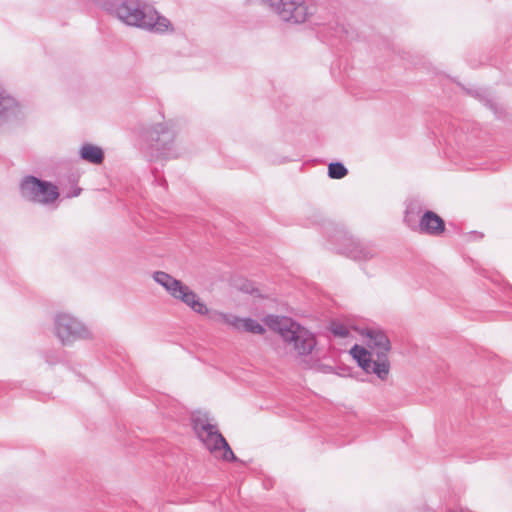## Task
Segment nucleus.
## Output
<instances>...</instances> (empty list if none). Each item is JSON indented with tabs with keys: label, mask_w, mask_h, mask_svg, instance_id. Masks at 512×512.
Wrapping results in <instances>:
<instances>
[{
	"label": "nucleus",
	"mask_w": 512,
	"mask_h": 512,
	"mask_svg": "<svg viewBox=\"0 0 512 512\" xmlns=\"http://www.w3.org/2000/svg\"><path fill=\"white\" fill-rule=\"evenodd\" d=\"M417 228L422 234L439 236L445 231V221L436 212L425 210L420 216Z\"/></svg>",
	"instance_id": "obj_10"
},
{
	"label": "nucleus",
	"mask_w": 512,
	"mask_h": 512,
	"mask_svg": "<svg viewBox=\"0 0 512 512\" xmlns=\"http://www.w3.org/2000/svg\"><path fill=\"white\" fill-rule=\"evenodd\" d=\"M330 332L338 338H346L349 336L350 332L348 327L342 322L332 320L329 324Z\"/></svg>",
	"instance_id": "obj_19"
},
{
	"label": "nucleus",
	"mask_w": 512,
	"mask_h": 512,
	"mask_svg": "<svg viewBox=\"0 0 512 512\" xmlns=\"http://www.w3.org/2000/svg\"><path fill=\"white\" fill-rule=\"evenodd\" d=\"M264 485H265V488H268V486H270V483H267V485H266V483H264Z\"/></svg>",
	"instance_id": "obj_26"
},
{
	"label": "nucleus",
	"mask_w": 512,
	"mask_h": 512,
	"mask_svg": "<svg viewBox=\"0 0 512 512\" xmlns=\"http://www.w3.org/2000/svg\"><path fill=\"white\" fill-rule=\"evenodd\" d=\"M154 281L161 285L173 298L180 300L194 312L204 315L208 313L206 304L201 301L199 296L184 284L181 280L174 278L164 271H155L153 273Z\"/></svg>",
	"instance_id": "obj_4"
},
{
	"label": "nucleus",
	"mask_w": 512,
	"mask_h": 512,
	"mask_svg": "<svg viewBox=\"0 0 512 512\" xmlns=\"http://www.w3.org/2000/svg\"><path fill=\"white\" fill-rule=\"evenodd\" d=\"M267 5L281 20L293 24L304 23L310 15H313L314 8L309 5L308 0H260Z\"/></svg>",
	"instance_id": "obj_7"
},
{
	"label": "nucleus",
	"mask_w": 512,
	"mask_h": 512,
	"mask_svg": "<svg viewBox=\"0 0 512 512\" xmlns=\"http://www.w3.org/2000/svg\"><path fill=\"white\" fill-rule=\"evenodd\" d=\"M24 119L20 102L0 85V132Z\"/></svg>",
	"instance_id": "obj_9"
},
{
	"label": "nucleus",
	"mask_w": 512,
	"mask_h": 512,
	"mask_svg": "<svg viewBox=\"0 0 512 512\" xmlns=\"http://www.w3.org/2000/svg\"><path fill=\"white\" fill-rule=\"evenodd\" d=\"M328 241L334 246L338 254L345 255L355 261H366L377 255L374 246L354 239L343 229L334 227L328 236Z\"/></svg>",
	"instance_id": "obj_5"
},
{
	"label": "nucleus",
	"mask_w": 512,
	"mask_h": 512,
	"mask_svg": "<svg viewBox=\"0 0 512 512\" xmlns=\"http://www.w3.org/2000/svg\"><path fill=\"white\" fill-rule=\"evenodd\" d=\"M79 158L85 162L100 165L105 159V153L100 146L86 142L79 148Z\"/></svg>",
	"instance_id": "obj_13"
},
{
	"label": "nucleus",
	"mask_w": 512,
	"mask_h": 512,
	"mask_svg": "<svg viewBox=\"0 0 512 512\" xmlns=\"http://www.w3.org/2000/svg\"><path fill=\"white\" fill-rule=\"evenodd\" d=\"M404 221L405 223L412 229H415L417 228V221L415 219V214L414 212L411 210L410 207H407V210H406V214H405V217H404Z\"/></svg>",
	"instance_id": "obj_20"
},
{
	"label": "nucleus",
	"mask_w": 512,
	"mask_h": 512,
	"mask_svg": "<svg viewBox=\"0 0 512 512\" xmlns=\"http://www.w3.org/2000/svg\"><path fill=\"white\" fill-rule=\"evenodd\" d=\"M54 334L64 346L91 337L89 329L80 320L67 313L55 315Z\"/></svg>",
	"instance_id": "obj_8"
},
{
	"label": "nucleus",
	"mask_w": 512,
	"mask_h": 512,
	"mask_svg": "<svg viewBox=\"0 0 512 512\" xmlns=\"http://www.w3.org/2000/svg\"><path fill=\"white\" fill-rule=\"evenodd\" d=\"M141 137L145 141L147 151L152 159H167L173 156L175 131L168 123H157L144 128Z\"/></svg>",
	"instance_id": "obj_3"
},
{
	"label": "nucleus",
	"mask_w": 512,
	"mask_h": 512,
	"mask_svg": "<svg viewBox=\"0 0 512 512\" xmlns=\"http://www.w3.org/2000/svg\"><path fill=\"white\" fill-rule=\"evenodd\" d=\"M422 512H434V510L429 507H425Z\"/></svg>",
	"instance_id": "obj_25"
},
{
	"label": "nucleus",
	"mask_w": 512,
	"mask_h": 512,
	"mask_svg": "<svg viewBox=\"0 0 512 512\" xmlns=\"http://www.w3.org/2000/svg\"><path fill=\"white\" fill-rule=\"evenodd\" d=\"M467 93L473 96L475 99L479 100L485 107L490 109L496 118H501L502 109L498 107V104L486 89L471 88L467 89Z\"/></svg>",
	"instance_id": "obj_14"
},
{
	"label": "nucleus",
	"mask_w": 512,
	"mask_h": 512,
	"mask_svg": "<svg viewBox=\"0 0 512 512\" xmlns=\"http://www.w3.org/2000/svg\"><path fill=\"white\" fill-rule=\"evenodd\" d=\"M363 334L368 338L370 342L369 346L377 349V358L388 355V352L391 350V342L383 331L368 328L363 332Z\"/></svg>",
	"instance_id": "obj_11"
},
{
	"label": "nucleus",
	"mask_w": 512,
	"mask_h": 512,
	"mask_svg": "<svg viewBox=\"0 0 512 512\" xmlns=\"http://www.w3.org/2000/svg\"><path fill=\"white\" fill-rule=\"evenodd\" d=\"M389 370L390 362L388 360V355L377 358L375 361L372 360L370 373L375 374L379 379L385 380L389 374Z\"/></svg>",
	"instance_id": "obj_17"
},
{
	"label": "nucleus",
	"mask_w": 512,
	"mask_h": 512,
	"mask_svg": "<svg viewBox=\"0 0 512 512\" xmlns=\"http://www.w3.org/2000/svg\"><path fill=\"white\" fill-rule=\"evenodd\" d=\"M226 323L232 325L237 330H243L252 334L263 335L266 332L264 325L253 318H238L236 316L222 314Z\"/></svg>",
	"instance_id": "obj_12"
},
{
	"label": "nucleus",
	"mask_w": 512,
	"mask_h": 512,
	"mask_svg": "<svg viewBox=\"0 0 512 512\" xmlns=\"http://www.w3.org/2000/svg\"><path fill=\"white\" fill-rule=\"evenodd\" d=\"M81 191L82 189L80 187L74 186L72 187L71 191L67 193L66 197H77L78 195H80Z\"/></svg>",
	"instance_id": "obj_22"
},
{
	"label": "nucleus",
	"mask_w": 512,
	"mask_h": 512,
	"mask_svg": "<svg viewBox=\"0 0 512 512\" xmlns=\"http://www.w3.org/2000/svg\"><path fill=\"white\" fill-rule=\"evenodd\" d=\"M159 185L163 186V187H167V181L165 178H161L159 179Z\"/></svg>",
	"instance_id": "obj_24"
},
{
	"label": "nucleus",
	"mask_w": 512,
	"mask_h": 512,
	"mask_svg": "<svg viewBox=\"0 0 512 512\" xmlns=\"http://www.w3.org/2000/svg\"><path fill=\"white\" fill-rule=\"evenodd\" d=\"M470 237L473 238V239H480L483 237V234L482 233H479L477 231H471L469 233Z\"/></svg>",
	"instance_id": "obj_23"
},
{
	"label": "nucleus",
	"mask_w": 512,
	"mask_h": 512,
	"mask_svg": "<svg viewBox=\"0 0 512 512\" xmlns=\"http://www.w3.org/2000/svg\"><path fill=\"white\" fill-rule=\"evenodd\" d=\"M264 485H265V488H268V486H270V483H267V485H266V483H264Z\"/></svg>",
	"instance_id": "obj_27"
},
{
	"label": "nucleus",
	"mask_w": 512,
	"mask_h": 512,
	"mask_svg": "<svg viewBox=\"0 0 512 512\" xmlns=\"http://www.w3.org/2000/svg\"><path fill=\"white\" fill-rule=\"evenodd\" d=\"M264 319L267 326L276 331L283 341L293 345L298 355L307 356L316 347L315 334L292 318L269 314Z\"/></svg>",
	"instance_id": "obj_1"
},
{
	"label": "nucleus",
	"mask_w": 512,
	"mask_h": 512,
	"mask_svg": "<svg viewBox=\"0 0 512 512\" xmlns=\"http://www.w3.org/2000/svg\"><path fill=\"white\" fill-rule=\"evenodd\" d=\"M352 358L356 361L357 365L366 373H370L372 364L371 352L365 347L354 344L350 349Z\"/></svg>",
	"instance_id": "obj_15"
},
{
	"label": "nucleus",
	"mask_w": 512,
	"mask_h": 512,
	"mask_svg": "<svg viewBox=\"0 0 512 512\" xmlns=\"http://www.w3.org/2000/svg\"><path fill=\"white\" fill-rule=\"evenodd\" d=\"M239 289L245 293L253 295L258 290L253 287V283L245 280L243 284L239 287Z\"/></svg>",
	"instance_id": "obj_21"
},
{
	"label": "nucleus",
	"mask_w": 512,
	"mask_h": 512,
	"mask_svg": "<svg viewBox=\"0 0 512 512\" xmlns=\"http://www.w3.org/2000/svg\"><path fill=\"white\" fill-rule=\"evenodd\" d=\"M42 359L50 366L65 364L67 352L62 349H45L40 352Z\"/></svg>",
	"instance_id": "obj_16"
},
{
	"label": "nucleus",
	"mask_w": 512,
	"mask_h": 512,
	"mask_svg": "<svg viewBox=\"0 0 512 512\" xmlns=\"http://www.w3.org/2000/svg\"><path fill=\"white\" fill-rule=\"evenodd\" d=\"M191 425L199 440L211 453L223 450L221 457L223 461L240 462L217 426L208 422L206 413L200 416H193Z\"/></svg>",
	"instance_id": "obj_2"
},
{
	"label": "nucleus",
	"mask_w": 512,
	"mask_h": 512,
	"mask_svg": "<svg viewBox=\"0 0 512 512\" xmlns=\"http://www.w3.org/2000/svg\"><path fill=\"white\" fill-rule=\"evenodd\" d=\"M19 192L24 200L42 205L52 204L60 196L55 184L34 175H26L21 179Z\"/></svg>",
	"instance_id": "obj_6"
},
{
	"label": "nucleus",
	"mask_w": 512,
	"mask_h": 512,
	"mask_svg": "<svg viewBox=\"0 0 512 512\" xmlns=\"http://www.w3.org/2000/svg\"><path fill=\"white\" fill-rule=\"evenodd\" d=\"M327 174L329 178L339 180L348 175V169L342 162L335 161L328 165Z\"/></svg>",
	"instance_id": "obj_18"
}]
</instances>
